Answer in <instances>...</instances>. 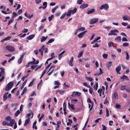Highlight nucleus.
<instances>
[{
	"mask_svg": "<svg viewBox=\"0 0 130 130\" xmlns=\"http://www.w3.org/2000/svg\"><path fill=\"white\" fill-rule=\"evenodd\" d=\"M14 86V82H10L6 86L5 88V91H10Z\"/></svg>",
	"mask_w": 130,
	"mask_h": 130,
	"instance_id": "f257e3e1",
	"label": "nucleus"
},
{
	"mask_svg": "<svg viewBox=\"0 0 130 130\" xmlns=\"http://www.w3.org/2000/svg\"><path fill=\"white\" fill-rule=\"evenodd\" d=\"M0 70H1L0 71V83H1V82H3L5 80V76H2V75H5V69L3 68H1Z\"/></svg>",
	"mask_w": 130,
	"mask_h": 130,
	"instance_id": "f03ea898",
	"label": "nucleus"
},
{
	"mask_svg": "<svg viewBox=\"0 0 130 130\" xmlns=\"http://www.w3.org/2000/svg\"><path fill=\"white\" fill-rule=\"evenodd\" d=\"M116 33H118V29H114L110 30V32L108 34V36H117V34Z\"/></svg>",
	"mask_w": 130,
	"mask_h": 130,
	"instance_id": "7ed1b4c3",
	"label": "nucleus"
},
{
	"mask_svg": "<svg viewBox=\"0 0 130 130\" xmlns=\"http://www.w3.org/2000/svg\"><path fill=\"white\" fill-rule=\"evenodd\" d=\"M105 10L106 11H107L108 9H109V5L108 4H104L102 5L101 7H100V10Z\"/></svg>",
	"mask_w": 130,
	"mask_h": 130,
	"instance_id": "20e7f679",
	"label": "nucleus"
},
{
	"mask_svg": "<svg viewBox=\"0 0 130 130\" xmlns=\"http://www.w3.org/2000/svg\"><path fill=\"white\" fill-rule=\"evenodd\" d=\"M54 69H55V66H52L50 67V68L49 69V70L48 72V73H49L48 74V76H51V75L52 74V73H53V71H54Z\"/></svg>",
	"mask_w": 130,
	"mask_h": 130,
	"instance_id": "39448f33",
	"label": "nucleus"
},
{
	"mask_svg": "<svg viewBox=\"0 0 130 130\" xmlns=\"http://www.w3.org/2000/svg\"><path fill=\"white\" fill-rule=\"evenodd\" d=\"M99 21L98 18H92L89 21V24L90 25H93V24H96Z\"/></svg>",
	"mask_w": 130,
	"mask_h": 130,
	"instance_id": "423d86ee",
	"label": "nucleus"
},
{
	"mask_svg": "<svg viewBox=\"0 0 130 130\" xmlns=\"http://www.w3.org/2000/svg\"><path fill=\"white\" fill-rule=\"evenodd\" d=\"M7 50H8V51H10V52H13L15 51V48L14 47H12V46H7L6 47Z\"/></svg>",
	"mask_w": 130,
	"mask_h": 130,
	"instance_id": "0eeeda50",
	"label": "nucleus"
},
{
	"mask_svg": "<svg viewBox=\"0 0 130 130\" xmlns=\"http://www.w3.org/2000/svg\"><path fill=\"white\" fill-rule=\"evenodd\" d=\"M88 32L87 30H85L84 31H83L81 33H80L78 35V38H82V37H84V36H85V35L86 34V33H87Z\"/></svg>",
	"mask_w": 130,
	"mask_h": 130,
	"instance_id": "6e6552de",
	"label": "nucleus"
},
{
	"mask_svg": "<svg viewBox=\"0 0 130 130\" xmlns=\"http://www.w3.org/2000/svg\"><path fill=\"white\" fill-rule=\"evenodd\" d=\"M81 95H82V93H81V92H79L78 91H74L71 96L72 97H74V96H78V97H80Z\"/></svg>",
	"mask_w": 130,
	"mask_h": 130,
	"instance_id": "1a4fd4ad",
	"label": "nucleus"
},
{
	"mask_svg": "<svg viewBox=\"0 0 130 130\" xmlns=\"http://www.w3.org/2000/svg\"><path fill=\"white\" fill-rule=\"evenodd\" d=\"M16 123V121L15 120V119H12L10 122V123H8L7 124V126H13V125H14V124Z\"/></svg>",
	"mask_w": 130,
	"mask_h": 130,
	"instance_id": "9d476101",
	"label": "nucleus"
},
{
	"mask_svg": "<svg viewBox=\"0 0 130 130\" xmlns=\"http://www.w3.org/2000/svg\"><path fill=\"white\" fill-rule=\"evenodd\" d=\"M120 79L121 80H123V81H124V80H125L126 81H129V79H128V77L125 75H122V76L120 77Z\"/></svg>",
	"mask_w": 130,
	"mask_h": 130,
	"instance_id": "9b49d317",
	"label": "nucleus"
},
{
	"mask_svg": "<svg viewBox=\"0 0 130 130\" xmlns=\"http://www.w3.org/2000/svg\"><path fill=\"white\" fill-rule=\"evenodd\" d=\"M120 71H121V67L120 66H118L116 68V72L117 74H119V75H120Z\"/></svg>",
	"mask_w": 130,
	"mask_h": 130,
	"instance_id": "f8f14e48",
	"label": "nucleus"
},
{
	"mask_svg": "<svg viewBox=\"0 0 130 130\" xmlns=\"http://www.w3.org/2000/svg\"><path fill=\"white\" fill-rule=\"evenodd\" d=\"M100 73H95L93 75V76H101V75H102L103 74V71L102 70V69L100 68Z\"/></svg>",
	"mask_w": 130,
	"mask_h": 130,
	"instance_id": "ddd939ff",
	"label": "nucleus"
},
{
	"mask_svg": "<svg viewBox=\"0 0 130 130\" xmlns=\"http://www.w3.org/2000/svg\"><path fill=\"white\" fill-rule=\"evenodd\" d=\"M122 18L124 21H130V17L127 15L123 16Z\"/></svg>",
	"mask_w": 130,
	"mask_h": 130,
	"instance_id": "4468645a",
	"label": "nucleus"
},
{
	"mask_svg": "<svg viewBox=\"0 0 130 130\" xmlns=\"http://www.w3.org/2000/svg\"><path fill=\"white\" fill-rule=\"evenodd\" d=\"M73 61H74V57H72L69 62V64L70 66V67H74V64H73Z\"/></svg>",
	"mask_w": 130,
	"mask_h": 130,
	"instance_id": "2eb2a0df",
	"label": "nucleus"
},
{
	"mask_svg": "<svg viewBox=\"0 0 130 130\" xmlns=\"http://www.w3.org/2000/svg\"><path fill=\"white\" fill-rule=\"evenodd\" d=\"M44 47V46H42V48L39 50V52H41V55L42 56L43 55V51H44V49H45Z\"/></svg>",
	"mask_w": 130,
	"mask_h": 130,
	"instance_id": "dca6fc26",
	"label": "nucleus"
},
{
	"mask_svg": "<svg viewBox=\"0 0 130 130\" xmlns=\"http://www.w3.org/2000/svg\"><path fill=\"white\" fill-rule=\"evenodd\" d=\"M88 7H89V5L84 4H82L80 6V8L84 9H86V8H88Z\"/></svg>",
	"mask_w": 130,
	"mask_h": 130,
	"instance_id": "f3484780",
	"label": "nucleus"
},
{
	"mask_svg": "<svg viewBox=\"0 0 130 130\" xmlns=\"http://www.w3.org/2000/svg\"><path fill=\"white\" fill-rule=\"evenodd\" d=\"M11 38H12V37L11 36H9L6 38H5L4 39L2 40L1 42H5V41H9V40H11Z\"/></svg>",
	"mask_w": 130,
	"mask_h": 130,
	"instance_id": "a211bd4d",
	"label": "nucleus"
},
{
	"mask_svg": "<svg viewBox=\"0 0 130 130\" xmlns=\"http://www.w3.org/2000/svg\"><path fill=\"white\" fill-rule=\"evenodd\" d=\"M8 95H9V92H6L3 95V101H7V99H8Z\"/></svg>",
	"mask_w": 130,
	"mask_h": 130,
	"instance_id": "6ab92c4d",
	"label": "nucleus"
},
{
	"mask_svg": "<svg viewBox=\"0 0 130 130\" xmlns=\"http://www.w3.org/2000/svg\"><path fill=\"white\" fill-rule=\"evenodd\" d=\"M30 119H31L30 118H28V119L25 120V122L24 123V126H26V125L29 124V123L30 122Z\"/></svg>",
	"mask_w": 130,
	"mask_h": 130,
	"instance_id": "aec40b11",
	"label": "nucleus"
},
{
	"mask_svg": "<svg viewBox=\"0 0 130 130\" xmlns=\"http://www.w3.org/2000/svg\"><path fill=\"white\" fill-rule=\"evenodd\" d=\"M24 16L26 18H28V19H31V18H33V17H34V15L33 14H31L30 16H28V14H27V12H25L24 13Z\"/></svg>",
	"mask_w": 130,
	"mask_h": 130,
	"instance_id": "412c9836",
	"label": "nucleus"
},
{
	"mask_svg": "<svg viewBox=\"0 0 130 130\" xmlns=\"http://www.w3.org/2000/svg\"><path fill=\"white\" fill-rule=\"evenodd\" d=\"M35 37V35H30L27 37V40H32Z\"/></svg>",
	"mask_w": 130,
	"mask_h": 130,
	"instance_id": "4be33fe9",
	"label": "nucleus"
},
{
	"mask_svg": "<svg viewBox=\"0 0 130 130\" xmlns=\"http://www.w3.org/2000/svg\"><path fill=\"white\" fill-rule=\"evenodd\" d=\"M115 41H117V42H121V37L120 36L116 37L115 38Z\"/></svg>",
	"mask_w": 130,
	"mask_h": 130,
	"instance_id": "5701e85b",
	"label": "nucleus"
},
{
	"mask_svg": "<svg viewBox=\"0 0 130 130\" xmlns=\"http://www.w3.org/2000/svg\"><path fill=\"white\" fill-rule=\"evenodd\" d=\"M47 38H48V37L47 36L46 37L43 36L42 37V38L41 39V42H44V41H46V40H47Z\"/></svg>",
	"mask_w": 130,
	"mask_h": 130,
	"instance_id": "b1692460",
	"label": "nucleus"
},
{
	"mask_svg": "<svg viewBox=\"0 0 130 130\" xmlns=\"http://www.w3.org/2000/svg\"><path fill=\"white\" fill-rule=\"evenodd\" d=\"M85 30H86V28L84 27L78 28L77 29V31H79V32H82V31H85Z\"/></svg>",
	"mask_w": 130,
	"mask_h": 130,
	"instance_id": "393cba45",
	"label": "nucleus"
},
{
	"mask_svg": "<svg viewBox=\"0 0 130 130\" xmlns=\"http://www.w3.org/2000/svg\"><path fill=\"white\" fill-rule=\"evenodd\" d=\"M94 12H95V9H92L88 11L87 12V15H90V14H93V13H94Z\"/></svg>",
	"mask_w": 130,
	"mask_h": 130,
	"instance_id": "a878e982",
	"label": "nucleus"
},
{
	"mask_svg": "<svg viewBox=\"0 0 130 130\" xmlns=\"http://www.w3.org/2000/svg\"><path fill=\"white\" fill-rule=\"evenodd\" d=\"M77 10L78 9H77V8H75L73 10H70V11L71 12V14H72L73 15H74V14H76V13H77Z\"/></svg>",
	"mask_w": 130,
	"mask_h": 130,
	"instance_id": "bb28decb",
	"label": "nucleus"
},
{
	"mask_svg": "<svg viewBox=\"0 0 130 130\" xmlns=\"http://www.w3.org/2000/svg\"><path fill=\"white\" fill-rule=\"evenodd\" d=\"M83 53H84V51H83V50L81 52H80L78 54V56H77V57H78V58H80V57H82V56H83Z\"/></svg>",
	"mask_w": 130,
	"mask_h": 130,
	"instance_id": "cd10ccee",
	"label": "nucleus"
},
{
	"mask_svg": "<svg viewBox=\"0 0 130 130\" xmlns=\"http://www.w3.org/2000/svg\"><path fill=\"white\" fill-rule=\"evenodd\" d=\"M85 79L87 80V81H89V82H93V78L92 77H88L86 76Z\"/></svg>",
	"mask_w": 130,
	"mask_h": 130,
	"instance_id": "c85d7f7f",
	"label": "nucleus"
},
{
	"mask_svg": "<svg viewBox=\"0 0 130 130\" xmlns=\"http://www.w3.org/2000/svg\"><path fill=\"white\" fill-rule=\"evenodd\" d=\"M68 106L71 107V109H72L73 110H75V105H73V104L71 105V104H70V103H69Z\"/></svg>",
	"mask_w": 130,
	"mask_h": 130,
	"instance_id": "c756f323",
	"label": "nucleus"
},
{
	"mask_svg": "<svg viewBox=\"0 0 130 130\" xmlns=\"http://www.w3.org/2000/svg\"><path fill=\"white\" fill-rule=\"evenodd\" d=\"M43 5L44 6V7H42V9L43 10H45V9L47 8V2H44L43 3Z\"/></svg>",
	"mask_w": 130,
	"mask_h": 130,
	"instance_id": "7c9ffc66",
	"label": "nucleus"
},
{
	"mask_svg": "<svg viewBox=\"0 0 130 130\" xmlns=\"http://www.w3.org/2000/svg\"><path fill=\"white\" fill-rule=\"evenodd\" d=\"M51 58H49L48 59V60H51V59H53V58H54L55 57V56H54V53H52L51 54Z\"/></svg>",
	"mask_w": 130,
	"mask_h": 130,
	"instance_id": "2f4dec72",
	"label": "nucleus"
},
{
	"mask_svg": "<svg viewBox=\"0 0 130 130\" xmlns=\"http://www.w3.org/2000/svg\"><path fill=\"white\" fill-rule=\"evenodd\" d=\"M26 92H27V87H24L23 89L22 92L21 93V96H23V95H24Z\"/></svg>",
	"mask_w": 130,
	"mask_h": 130,
	"instance_id": "473e14b6",
	"label": "nucleus"
},
{
	"mask_svg": "<svg viewBox=\"0 0 130 130\" xmlns=\"http://www.w3.org/2000/svg\"><path fill=\"white\" fill-rule=\"evenodd\" d=\"M1 12L3 14H4V15H8V14H12V11H10L8 13V12H6V11H4V10H2V11H1Z\"/></svg>",
	"mask_w": 130,
	"mask_h": 130,
	"instance_id": "72a5a7b5",
	"label": "nucleus"
},
{
	"mask_svg": "<svg viewBox=\"0 0 130 130\" xmlns=\"http://www.w3.org/2000/svg\"><path fill=\"white\" fill-rule=\"evenodd\" d=\"M113 45H114V43H113L112 42H109L108 43L109 47H112V46H113Z\"/></svg>",
	"mask_w": 130,
	"mask_h": 130,
	"instance_id": "f704fd0d",
	"label": "nucleus"
},
{
	"mask_svg": "<svg viewBox=\"0 0 130 130\" xmlns=\"http://www.w3.org/2000/svg\"><path fill=\"white\" fill-rule=\"evenodd\" d=\"M20 113H21V112H20V110H17L14 115L15 117H17V116H18L19 114H20Z\"/></svg>",
	"mask_w": 130,
	"mask_h": 130,
	"instance_id": "c9c22d12",
	"label": "nucleus"
},
{
	"mask_svg": "<svg viewBox=\"0 0 130 130\" xmlns=\"http://www.w3.org/2000/svg\"><path fill=\"white\" fill-rule=\"evenodd\" d=\"M126 89V85H122L120 88L121 91H124Z\"/></svg>",
	"mask_w": 130,
	"mask_h": 130,
	"instance_id": "e433bc0d",
	"label": "nucleus"
},
{
	"mask_svg": "<svg viewBox=\"0 0 130 130\" xmlns=\"http://www.w3.org/2000/svg\"><path fill=\"white\" fill-rule=\"evenodd\" d=\"M52 42H54V39H51L50 40H49L48 42H47L46 44L47 45V44H49V43H52Z\"/></svg>",
	"mask_w": 130,
	"mask_h": 130,
	"instance_id": "4c0bfd02",
	"label": "nucleus"
},
{
	"mask_svg": "<svg viewBox=\"0 0 130 130\" xmlns=\"http://www.w3.org/2000/svg\"><path fill=\"white\" fill-rule=\"evenodd\" d=\"M66 15L67 16V17H71V16L72 15V12L71 10H69L67 12Z\"/></svg>",
	"mask_w": 130,
	"mask_h": 130,
	"instance_id": "58836bf2",
	"label": "nucleus"
},
{
	"mask_svg": "<svg viewBox=\"0 0 130 130\" xmlns=\"http://www.w3.org/2000/svg\"><path fill=\"white\" fill-rule=\"evenodd\" d=\"M58 8V6H56L55 8H54L52 10V13L53 14H54V13L55 12V11H56V10H57Z\"/></svg>",
	"mask_w": 130,
	"mask_h": 130,
	"instance_id": "ea45409f",
	"label": "nucleus"
},
{
	"mask_svg": "<svg viewBox=\"0 0 130 130\" xmlns=\"http://www.w3.org/2000/svg\"><path fill=\"white\" fill-rule=\"evenodd\" d=\"M57 93H59V94H60V95H62V94H63V93H64V91L58 90L56 92V94Z\"/></svg>",
	"mask_w": 130,
	"mask_h": 130,
	"instance_id": "a19ab883",
	"label": "nucleus"
},
{
	"mask_svg": "<svg viewBox=\"0 0 130 130\" xmlns=\"http://www.w3.org/2000/svg\"><path fill=\"white\" fill-rule=\"evenodd\" d=\"M112 64V61H109L108 63L107 64V67L108 69H110V67H111V64Z\"/></svg>",
	"mask_w": 130,
	"mask_h": 130,
	"instance_id": "79ce46f5",
	"label": "nucleus"
},
{
	"mask_svg": "<svg viewBox=\"0 0 130 130\" xmlns=\"http://www.w3.org/2000/svg\"><path fill=\"white\" fill-rule=\"evenodd\" d=\"M114 97L115 99H118V94H117V92H115L114 93Z\"/></svg>",
	"mask_w": 130,
	"mask_h": 130,
	"instance_id": "37998d69",
	"label": "nucleus"
},
{
	"mask_svg": "<svg viewBox=\"0 0 130 130\" xmlns=\"http://www.w3.org/2000/svg\"><path fill=\"white\" fill-rule=\"evenodd\" d=\"M126 53V60H128L129 59V55L128 54V53L127 52H125Z\"/></svg>",
	"mask_w": 130,
	"mask_h": 130,
	"instance_id": "c03bdc74",
	"label": "nucleus"
},
{
	"mask_svg": "<svg viewBox=\"0 0 130 130\" xmlns=\"http://www.w3.org/2000/svg\"><path fill=\"white\" fill-rule=\"evenodd\" d=\"M83 86H84V87H87V88H91V86H90V85H88V84H87L86 82H84L83 83Z\"/></svg>",
	"mask_w": 130,
	"mask_h": 130,
	"instance_id": "a18cd8bd",
	"label": "nucleus"
},
{
	"mask_svg": "<svg viewBox=\"0 0 130 130\" xmlns=\"http://www.w3.org/2000/svg\"><path fill=\"white\" fill-rule=\"evenodd\" d=\"M13 22H14V19H11L8 22V26H10L11 23H13Z\"/></svg>",
	"mask_w": 130,
	"mask_h": 130,
	"instance_id": "49530a36",
	"label": "nucleus"
},
{
	"mask_svg": "<svg viewBox=\"0 0 130 130\" xmlns=\"http://www.w3.org/2000/svg\"><path fill=\"white\" fill-rule=\"evenodd\" d=\"M34 85V79L32 80L28 85V87H31V86H33Z\"/></svg>",
	"mask_w": 130,
	"mask_h": 130,
	"instance_id": "de8ad7c7",
	"label": "nucleus"
},
{
	"mask_svg": "<svg viewBox=\"0 0 130 130\" xmlns=\"http://www.w3.org/2000/svg\"><path fill=\"white\" fill-rule=\"evenodd\" d=\"M128 45H129V44H128V43H124L122 45V46H123V47H127Z\"/></svg>",
	"mask_w": 130,
	"mask_h": 130,
	"instance_id": "09e8293b",
	"label": "nucleus"
},
{
	"mask_svg": "<svg viewBox=\"0 0 130 130\" xmlns=\"http://www.w3.org/2000/svg\"><path fill=\"white\" fill-rule=\"evenodd\" d=\"M54 17V15L53 14L50 17H48L49 21L50 22L52 20V18Z\"/></svg>",
	"mask_w": 130,
	"mask_h": 130,
	"instance_id": "8fccbe9b",
	"label": "nucleus"
},
{
	"mask_svg": "<svg viewBox=\"0 0 130 130\" xmlns=\"http://www.w3.org/2000/svg\"><path fill=\"white\" fill-rule=\"evenodd\" d=\"M12 15V18H15L18 16V14H17L16 12H13Z\"/></svg>",
	"mask_w": 130,
	"mask_h": 130,
	"instance_id": "3c124183",
	"label": "nucleus"
},
{
	"mask_svg": "<svg viewBox=\"0 0 130 130\" xmlns=\"http://www.w3.org/2000/svg\"><path fill=\"white\" fill-rule=\"evenodd\" d=\"M100 46V45H99V44H98V43H96L94 44V45H93V46H92V47H93V48H95V47L98 48V47H99Z\"/></svg>",
	"mask_w": 130,
	"mask_h": 130,
	"instance_id": "603ef678",
	"label": "nucleus"
},
{
	"mask_svg": "<svg viewBox=\"0 0 130 130\" xmlns=\"http://www.w3.org/2000/svg\"><path fill=\"white\" fill-rule=\"evenodd\" d=\"M6 120L11 121V120H12V118L11 117V116H7L6 118Z\"/></svg>",
	"mask_w": 130,
	"mask_h": 130,
	"instance_id": "864d4df0",
	"label": "nucleus"
},
{
	"mask_svg": "<svg viewBox=\"0 0 130 130\" xmlns=\"http://www.w3.org/2000/svg\"><path fill=\"white\" fill-rule=\"evenodd\" d=\"M46 73V70H44L43 71L42 73V75H41V76L40 78H42V77H43V76H44V75Z\"/></svg>",
	"mask_w": 130,
	"mask_h": 130,
	"instance_id": "5fc2aeb1",
	"label": "nucleus"
},
{
	"mask_svg": "<svg viewBox=\"0 0 130 130\" xmlns=\"http://www.w3.org/2000/svg\"><path fill=\"white\" fill-rule=\"evenodd\" d=\"M103 58H105V59L107 58L108 57V54H103Z\"/></svg>",
	"mask_w": 130,
	"mask_h": 130,
	"instance_id": "6e6d98bb",
	"label": "nucleus"
},
{
	"mask_svg": "<svg viewBox=\"0 0 130 130\" xmlns=\"http://www.w3.org/2000/svg\"><path fill=\"white\" fill-rule=\"evenodd\" d=\"M77 3L78 5H82L83 3V0H77Z\"/></svg>",
	"mask_w": 130,
	"mask_h": 130,
	"instance_id": "4d7b16f0",
	"label": "nucleus"
},
{
	"mask_svg": "<svg viewBox=\"0 0 130 130\" xmlns=\"http://www.w3.org/2000/svg\"><path fill=\"white\" fill-rule=\"evenodd\" d=\"M71 102L73 104H76V103L78 102V100H71Z\"/></svg>",
	"mask_w": 130,
	"mask_h": 130,
	"instance_id": "13d9d810",
	"label": "nucleus"
},
{
	"mask_svg": "<svg viewBox=\"0 0 130 130\" xmlns=\"http://www.w3.org/2000/svg\"><path fill=\"white\" fill-rule=\"evenodd\" d=\"M22 61H23V59L19 58L18 60V64H20V63H22Z\"/></svg>",
	"mask_w": 130,
	"mask_h": 130,
	"instance_id": "bf43d9fd",
	"label": "nucleus"
},
{
	"mask_svg": "<svg viewBox=\"0 0 130 130\" xmlns=\"http://www.w3.org/2000/svg\"><path fill=\"white\" fill-rule=\"evenodd\" d=\"M26 34H24L23 35H22V34H20L18 35V36H20V37L21 38H24V37H25L26 36Z\"/></svg>",
	"mask_w": 130,
	"mask_h": 130,
	"instance_id": "052dcab7",
	"label": "nucleus"
},
{
	"mask_svg": "<svg viewBox=\"0 0 130 130\" xmlns=\"http://www.w3.org/2000/svg\"><path fill=\"white\" fill-rule=\"evenodd\" d=\"M106 116L107 117H109V111H108V109H106Z\"/></svg>",
	"mask_w": 130,
	"mask_h": 130,
	"instance_id": "680f3d73",
	"label": "nucleus"
},
{
	"mask_svg": "<svg viewBox=\"0 0 130 130\" xmlns=\"http://www.w3.org/2000/svg\"><path fill=\"white\" fill-rule=\"evenodd\" d=\"M122 41L123 42H127V39L126 38H122Z\"/></svg>",
	"mask_w": 130,
	"mask_h": 130,
	"instance_id": "e2e57ef3",
	"label": "nucleus"
},
{
	"mask_svg": "<svg viewBox=\"0 0 130 130\" xmlns=\"http://www.w3.org/2000/svg\"><path fill=\"white\" fill-rule=\"evenodd\" d=\"M36 61V59L34 58H32V61H30V63L32 64H35V62Z\"/></svg>",
	"mask_w": 130,
	"mask_h": 130,
	"instance_id": "0e129e2a",
	"label": "nucleus"
},
{
	"mask_svg": "<svg viewBox=\"0 0 130 130\" xmlns=\"http://www.w3.org/2000/svg\"><path fill=\"white\" fill-rule=\"evenodd\" d=\"M66 16H67V13H65L61 15V16L60 17V19H63Z\"/></svg>",
	"mask_w": 130,
	"mask_h": 130,
	"instance_id": "69168bd1",
	"label": "nucleus"
},
{
	"mask_svg": "<svg viewBox=\"0 0 130 130\" xmlns=\"http://www.w3.org/2000/svg\"><path fill=\"white\" fill-rule=\"evenodd\" d=\"M94 90H97L98 89V82L95 83V87L94 86Z\"/></svg>",
	"mask_w": 130,
	"mask_h": 130,
	"instance_id": "338daca9",
	"label": "nucleus"
},
{
	"mask_svg": "<svg viewBox=\"0 0 130 130\" xmlns=\"http://www.w3.org/2000/svg\"><path fill=\"white\" fill-rule=\"evenodd\" d=\"M54 84L55 85H57L58 86H59V85H60V83H59V82L57 81H55L54 82Z\"/></svg>",
	"mask_w": 130,
	"mask_h": 130,
	"instance_id": "774afa93",
	"label": "nucleus"
}]
</instances>
